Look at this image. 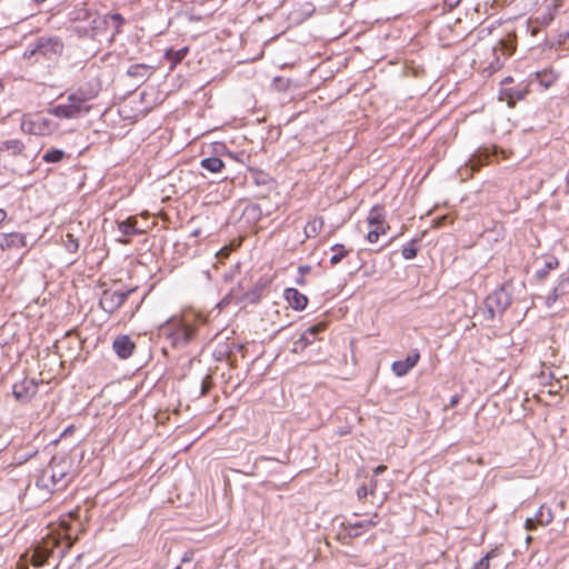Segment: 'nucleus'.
<instances>
[{
	"mask_svg": "<svg viewBox=\"0 0 569 569\" xmlns=\"http://www.w3.org/2000/svg\"><path fill=\"white\" fill-rule=\"evenodd\" d=\"M323 227L321 218L309 221L305 227V233L307 238H315L319 234Z\"/></svg>",
	"mask_w": 569,
	"mask_h": 569,
	"instance_id": "nucleus-26",
	"label": "nucleus"
},
{
	"mask_svg": "<svg viewBox=\"0 0 569 569\" xmlns=\"http://www.w3.org/2000/svg\"><path fill=\"white\" fill-rule=\"evenodd\" d=\"M368 493H370V492L366 485H362L361 487H359L357 489V496L359 499L366 498L368 496Z\"/></svg>",
	"mask_w": 569,
	"mask_h": 569,
	"instance_id": "nucleus-37",
	"label": "nucleus"
},
{
	"mask_svg": "<svg viewBox=\"0 0 569 569\" xmlns=\"http://www.w3.org/2000/svg\"><path fill=\"white\" fill-rule=\"evenodd\" d=\"M386 469H387V468H386V466H382V465H381V466H378V467L373 470V473H375V476H378V475L382 473Z\"/></svg>",
	"mask_w": 569,
	"mask_h": 569,
	"instance_id": "nucleus-40",
	"label": "nucleus"
},
{
	"mask_svg": "<svg viewBox=\"0 0 569 569\" xmlns=\"http://www.w3.org/2000/svg\"><path fill=\"white\" fill-rule=\"evenodd\" d=\"M326 328L325 323H318L315 326L309 327L296 341H293L292 345V351L293 352H301L305 350V348L309 345H311L316 336L323 331Z\"/></svg>",
	"mask_w": 569,
	"mask_h": 569,
	"instance_id": "nucleus-11",
	"label": "nucleus"
},
{
	"mask_svg": "<svg viewBox=\"0 0 569 569\" xmlns=\"http://www.w3.org/2000/svg\"><path fill=\"white\" fill-rule=\"evenodd\" d=\"M331 250L335 252L330 258L332 266L338 264L349 253V250H347L343 244H335Z\"/></svg>",
	"mask_w": 569,
	"mask_h": 569,
	"instance_id": "nucleus-28",
	"label": "nucleus"
},
{
	"mask_svg": "<svg viewBox=\"0 0 569 569\" xmlns=\"http://www.w3.org/2000/svg\"><path fill=\"white\" fill-rule=\"evenodd\" d=\"M512 51H513V49L510 48L509 51H508V54H512Z\"/></svg>",
	"mask_w": 569,
	"mask_h": 569,
	"instance_id": "nucleus-46",
	"label": "nucleus"
},
{
	"mask_svg": "<svg viewBox=\"0 0 569 569\" xmlns=\"http://www.w3.org/2000/svg\"><path fill=\"white\" fill-rule=\"evenodd\" d=\"M193 556H194V551H192V550H189V551L184 552V555L181 558V562L186 563V562L192 561L193 560Z\"/></svg>",
	"mask_w": 569,
	"mask_h": 569,
	"instance_id": "nucleus-38",
	"label": "nucleus"
},
{
	"mask_svg": "<svg viewBox=\"0 0 569 569\" xmlns=\"http://www.w3.org/2000/svg\"><path fill=\"white\" fill-rule=\"evenodd\" d=\"M527 542H530L531 541V537L528 536L527 539H526Z\"/></svg>",
	"mask_w": 569,
	"mask_h": 569,
	"instance_id": "nucleus-45",
	"label": "nucleus"
},
{
	"mask_svg": "<svg viewBox=\"0 0 569 569\" xmlns=\"http://www.w3.org/2000/svg\"><path fill=\"white\" fill-rule=\"evenodd\" d=\"M535 519L537 520L538 525H541V526L549 525L553 519L551 509L546 508L545 506H541L538 509V511L536 512Z\"/></svg>",
	"mask_w": 569,
	"mask_h": 569,
	"instance_id": "nucleus-27",
	"label": "nucleus"
},
{
	"mask_svg": "<svg viewBox=\"0 0 569 569\" xmlns=\"http://www.w3.org/2000/svg\"><path fill=\"white\" fill-rule=\"evenodd\" d=\"M7 218V212L3 209H0V223L3 222Z\"/></svg>",
	"mask_w": 569,
	"mask_h": 569,
	"instance_id": "nucleus-42",
	"label": "nucleus"
},
{
	"mask_svg": "<svg viewBox=\"0 0 569 569\" xmlns=\"http://www.w3.org/2000/svg\"><path fill=\"white\" fill-rule=\"evenodd\" d=\"M24 148V143L19 139H8L0 142V152H7L10 156L21 154Z\"/></svg>",
	"mask_w": 569,
	"mask_h": 569,
	"instance_id": "nucleus-17",
	"label": "nucleus"
},
{
	"mask_svg": "<svg viewBox=\"0 0 569 569\" xmlns=\"http://www.w3.org/2000/svg\"><path fill=\"white\" fill-rule=\"evenodd\" d=\"M92 18L89 26L93 31L112 28V36L120 31V28L124 23V19L119 13L103 14L90 13L88 11H80L76 17L77 20Z\"/></svg>",
	"mask_w": 569,
	"mask_h": 569,
	"instance_id": "nucleus-6",
	"label": "nucleus"
},
{
	"mask_svg": "<svg viewBox=\"0 0 569 569\" xmlns=\"http://www.w3.org/2000/svg\"><path fill=\"white\" fill-rule=\"evenodd\" d=\"M492 156L491 151L487 148L478 149L467 162L472 172L478 171L485 163L488 162Z\"/></svg>",
	"mask_w": 569,
	"mask_h": 569,
	"instance_id": "nucleus-16",
	"label": "nucleus"
},
{
	"mask_svg": "<svg viewBox=\"0 0 569 569\" xmlns=\"http://www.w3.org/2000/svg\"><path fill=\"white\" fill-rule=\"evenodd\" d=\"M380 519H379V516L377 513H375L372 517H370L369 519H366V520H362V521H358V522H355L352 525H350L352 528L357 529V528H360V529H369L371 527H375L379 523Z\"/></svg>",
	"mask_w": 569,
	"mask_h": 569,
	"instance_id": "nucleus-31",
	"label": "nucleus"
},
{
	"mask_svg": "<svg viewBox=\"0 0 569 569\" xmlns=\"http://www.w3.org/2000/svg\"><path fill=\"white\" fill-rule=\"evenodd\" d=\"M310 270H311V268L309 266H300L298 268L299 273L302 274V276L308 273Z\"/></svg>",
	"mask_w": 569,
	"mask_h": 569,
	"instance_id": "nucleus-39",
	"label": "nucleus"
},
{
	"mask_svg": "<svg viewBox=\"0 0 569 569\" xmlns=\"http://www.w3.org/2000/svg\"><path fill=\"white\" fill-rule=\"evenodd\" d=\"M538 77L540 78V82L546 87L548 88L555 80V77L550 73V74H543V76H540L538 74Z\"/></svg>",
	"mask_w": 569,
	"mask_h": 569,
	"instance_id": "nucleus-35",
	"label": "nucleus"
},
{
	"mask_svg": "<svg viewBox=\"0 0 569 569\" xmlns=\"http://www.w3.org/2000/svg\"><path fill=\"white\" fill-rule=\"evenodd\" d=\"M150 67L147 64L138 63L130 66L127 70V74L138 80H146L149 77Z\"/></svg>",
	"mask_w": 569,
	"mask_h": 569,
	"instance_id": "nucleus-20",
	"label": "nucleus"
},
{
	"mask_svg": "<svg viewBox=\"0 0 569 569\" xmlns=\"http://www.w3.org/2000/svg\"><path fill=\"white\" fill-rule=\"evenodd\" d=\"M560 0H551L546 4L545 11L537 17V21L541 26H548L553 20V12L560 6Z\"/></svg>",
	"mask_w": 569,
	"mask_h": 569,
	"instance_id": "nucleus-19",
	"label": "nucleus"
},
{
	"mask_svg": "<svg viewBox=\"0 0 569 569\" xmlns=\"http://www.w3.org/2000/svg\"><path fill=\"white\" fill-rule=\"evenodd\" d=\"M417 252H418V249L416 247L415 240H412L411 242L403 246L402 251H401L402 257L407 260L416 258Z\"/></svg>",
	"mask_w": 569,
	"mask_h": 569,
	"instance_id": "nucleus-32",
	"label": "nucleus"
},
{
	"mask_svg": "<svg viewBox=\"0 0 569 569\" xmlns=\"http://www.w3.org/2000/svg\"><path fill=\"white\" fill-rule=\"evenodd\" d=\"M64 247L69 252H76L79 248L78 239L72 233H67L63 240Z\"/></svg>",
	"mask_w": 569,
	"mask_h": 569,
	"instance_id": "nucleus-33",
	"label": "nucleus"
},
{
	"mask_svg": "<svg viewBox=\"0 0 569 569\" xmlns=\"http://www.w3.org/2000/svg\"><path fill=\"white\" fill-rule=\"evenodd\" d=\"M197 327L182 320H173L161 328L163 336L168 338L173 348H183L193 340Z\"/></svg>",
	"mask_w": 569,
	"mask_h": 569,
	"instance_id": "nucleus-3",
	"label": "nucleus"
},
{
	"mask_svg": "<svg viewBox=\"0 0 569 569\" xmlns=\"http://www.w3.org/2000/svg\"><path fill=\"white\" fill-rule=\"evenodd\" d=\"M174 569H180V566H177Z\"/></svg>",
	"mask_w": 569,
	"mask_h": 569,
	"instance_id": "nucleus-47",
	"label": "nucleus"
},
{
	"mask_svg": "<svg viewBox=\"0 0 569 569\" xmlns=\"http://www.w3.org/2000/svg\"><path fill=\"white\" fill-rule=\"evenodd\" d=\"M90 106L87 104V98L78 94H70L66 103L56 106L51 113L58 118H79L81 114L90 111Z\"/></svg>",
	"mask_w": 569,
	"mask_h": 569,
	"instance_id": "nucleus-5",
	"label": "nucleus"
},
{
	"mask_svg": "<svg viewBox=\"0 0 569 569\" xmlns=\"http://www.w3.org/2000/svg\"><path fill=\"white\" fill-rule=\"evenodd\" d=\"M27 247L26 236L19 232L1 233L0 248L7 249H21Z\"/></svg>",
	"mask_w": 569,
	"mask_h": 569,
	"instance_id": "nucleus-14",
	"label": "nucleus"
},
{
	"mask_svg": "<svg viewBox=\"0 0 569 569\" xmlns=\"http://www.w3.org/2000/svg\"><path fill=\"white\" fill-rule=\"evenodd\" d=\"M118 228L119 230L124 234V236H131V234H137V233H140L141 231L137 228V219L136 218H128L127 220L124 221H121L118 223Z\"/></svg>",
	"mask_w": 569,
	"mask_h": 569,
	"instance_id": "nucleus-23",
	"label": "nucleus"
},
{
	"mask_svg": "<svg viewBox=\"0 0 569 569\" xmlns=\"http://www.w3.org/2000/svg\"><path fill=\"white\" fill-rule=\"evenodd\" d=\"M189 49L183 47L179 50L169 49L166 52V58L171 62V68H174L179 62H181L187 56Z\"/></svg>",
	"mask_w": 569,
	"mask_h": 569,
	"instance_id": "nucleus-22",
	"label": "nucleus"
},
{
	"mask_svg": "<svg viewBox=\"0 0 569 569\" xmlns=\"http://www.w3.org/2000/svg\"><path fill=\"white\" fill-rule=\"evenodd\" d=\"M376 486H377V485H376V481H371V488H370V490H369V492H370L371 495H373V492H375V490H376Z\"/></svg>",
	"mask_w": 569,
	"mask_h": 569,
	"instance_id": "nucleus-43",
	"label": "nucleus"
},
{
	"mask_svg": "<svg viewBox=\"0 0 569 569\" xmlns=\"http://www.w3.org/2000/svg\"><path fill=\"white\" fill-rule=\"evenodd\" d=\"M38 391V383L34 379H23L12 386V395L19 402H28Z\"/></svg>",
	"mask_w": 569,
	"mask_h": 569,
	"instance_id": "nucleus-10",
	"label": "nucleus"
},
{
	"mask_svg": "<svg viewBox=\"0 0 569 569\" xmlns=\"http://www.w3.org/2000/svg\"><path fill=\"white\" fill-rule=\"evenodd\" d=\"M497 549H492L486 553L479 561H477L471 569H489L490 560L497 557Z\"/></svg>",
	"mask_w": 569,
	"mask_h": 569,
	"instance_id": "nucleus-30",
	"label": "nucleus"
},
{
	"mask_svg": "<svg viewBox=\"0 0 569 569\" xmlns=\"http://www.w3.org/2000/svg\"><path fill=\"white\" fill-rule=\"evenodd\" d=\"M72 480L71 462L64 457H52L47 468H44L36 485L47 492H53L64 489Z\"/></svg>",
	"mask_w": 569,
	"mask_h": 569,
	"instance_id": "nucleus-1",
	"label": "nucleus"
},
{
	"mask_svg": "<svg viewBox=\"0 0 569 569\" xmlns=\"http://www.w3.org/2000/svg\"><path fill=\"white\" fill-rule=\"evenodd\" d=\"M201 168L206 169L209 172L217 173L220 172L224 167L221 159L216 157L204 158L200 161Z\"/></svg>",
	"mask_w": 569,
	"mask_h": 569,
	"instance_id": "nucleus-21",
	"label": "nucleus"
},
{
	"mask_svg": "<svg viewBox=\"0 0 569 569\" xmlns=\"http://www.w3.org/2000/svg\"><path fill=\"white\" fill-rule=\"evenodd\" d=\"M538 525L537 520L535 518H527L525 522V528L528 531H532L536 529V526Z\"/></svg>",
	"mask_w": 569,
	"mask_h": 569,
	"instance_id": "nucleus-36",
	"label": "nucleus"
},
{
	"mask_svg": "<svg viewBox=\"0 0 569 569\" xmlns=\"http://www.w3.org/2000/svg\"><path fill=\"white\" fill-rule=\"evenodd\" d=\"M418 350L411 351L405 360H398L392 363V371L397 377L406 376L419 361Z\"/></svg>",
	"mask_w": 569,
	"mask_h": 569,
	"instance_id": "nucleus-13",
	"label": "nucleus"
},
{
	"mask_svg": "<svg viewBox=\"0 0 569 569\" xmlns=\"http://www.w3.org/2000/svg\"><path fill=\"white\" fill-rule=\"evenodd\" d=\"M458 402V398L457 397H453L450 401V405L451 406H455L456 403Z\"/></svg>",
	"mask_w": 569,
	"mask_h": 569,
	"instance_id": "nucleus-44",
	"label": "nucleus"
},
{
	"mask_svg": "<svg viewBox=\"0 0 569 569\" xmlns=\"http://www.w3.org/2000/svg\"><path fill=\"white\" fill-rule=\"evenodd\" d=\"M64 151L61 149L48 150L43 156L42 160L47 163L60 162L64 158Z\"/></svg>",
	"mask_w": 569,
	"mask_h": 569,
	"instance_id": "nucleus-29",
	"label": "nucleus"
},
{
	"mask_svg": "<svg viewBox=\"0 0 569 569\" xmlns=\"http://www.w3.org/2000/svg\"><path fill=\"white\" fill-rule=\"evenodd\" d=\"M569 284V279L565 278L562 279L549 293L547 297V305L550 306L551 303L556 302L559 297H561L565 293V287Z\"/></svg>",
	"mask_w": 569,
	"mask_h": 569,
	"instance_id": "nucleus-25",
	"label": "nucleus"
},
{
	"mask_svg": "<svg viewBox=\"0 0 569 569\" xmlns=\"http://www.w3.org/2000/svg\"><path fill=\"white\" fill-rule=\"evenodd\" d=\"M130 293H131V290H127V291L104 290L101 295L99 305L106 312L112 313L119 307H121L123 305V302L127 300V298L129 297Z\"/></svg>",
	"mask_w": 569,
	"mask_h": 569,
	"instance_id": "nucleus-9",
	"label": "nucleus"
},
{
	"mask_svg": "<svg viewBox=\"0 0 569 569\" xmlns=\"http://www.w3.org/2000/svg\"><path fill=\"white\" fill-rule=\"evenodd\" d=\"M296 282L299 284V286H303L306 283V280H305V276L300 274L299 278H297Z\"/></svg>",
	"mask_w": 569,
	"mask_h": 569,
	"instance_id": "nucleus-41",
	"label": "nucleus"
},
{
	"mask_svg": "<svg viewBox=\"0 0 569 569\" xmlns=\"http://www.w3.org/2000/svg\"><path fill=\"white\" fill-rule=\"evenodd\" d=\"M77 538L71 539L67 535L62 540L56 537H48L38 543L32 552L31 562L36 567L43 566L50 557L54 555L56 549L59 550V557H63L64 553L73 546Z\"/></svg>",
	"mask_w": 569,
	"mask_h": 569,
	"instance_id": "nucleus-2",
	"label": "nucleus"
},
{
	"mask_svg": "<svg viewBox=\"0 0 569 569\" xmlns=\"http://www.w3.org/2000/svg\"><path fill=\"white\" fill-rule=\"evenodd\" d=\"M510 303L511 295L509 293L505 286H501L491 295H489L485 300L486 319L492 320L495 319V317L501 316Z\"/></svg>",
	"mask_w": 569,
	"mask_h": 569,
	"instance_id": "nucleus-7",
	"label": "nucleus"
},
{
	"mask_svg": "<svg viewBox=\"0 0 569 569\" xmlns=\"http://www.w3.org/2000/svg\"><path fill=\"white\" fill-rule=\"evenodd\" d=\"M386 232V229L383 228V226H373L371 227V230L368 232L367 234V240L371 243H375L378 241L380 234L385 233Z\"/></svg>",
	"mask_w": 569,
	"mask_h": 569,
	"instance_id": "nucleus-34",
	"label": "nucleus"
},
{
	"mask_svg": "<svg viewBox=\"0 0 569 569\" xmlns=\"http://www.w3.org/2000/svg\"><path fill=\"white\" fill-rule=\"evenodd\" d=\"M368 223L370 224V227H373V226H382L383 224V221H385V214H383V209L382 207H373L369 214H368Z\"/></svg>",
	"mask_w": 569,
	"mask_h": 569,
	"instance_id": "nucleus-24",
	"label": "nucleus"
},
{
	"mask_svg": "<svg viewBox=\"0 0 569 569\" xmlns=\"http://www.w3.org/2000/svg\"><path fill=\"white\" fill-rule=\"evenodd\" d=\"M20 128L28 134L48 136L56 130V124L50 118L41 114H24Z\"/></svg>",
	"mask_w": 569,
	"mask_h": 569,
	"instance_id": "nucleus-8",
	"label": "nucleus"
},
{
	"mask_svg": "<svg viewBox=\"0 0 569 569\" xmlns=\"http://www.w3.org/2000/svg\"><path fill=\"white\" fill-rule=\"evenodd\" d=\"M63 44L58 37H39L24 52V57L41 56L52 59L61 54Z\"/></svg>",
	"mask_w": 569,
	"mask_h": 569,
	"instance_id": "nucleus-4",
	"label": "nucleus"
},
{
	"mask_svg": "<svg viewBox=\"0 0 569 569\" xmlns=\"http://www.w3.org/2000/svg\"><path fill=\"white\" fill-rule=\"evenodd\" d=\"M112 349L120 359H128L136 349V345L129 336L121 335L113 340Z\"/></svg>",
	"mask_w": 569,
	"mask_h": 569,
	"instance_id": "nucleus-12",
	"label": "nucleus"
},
{
	"mask_svg": "<svg viewBox=\"0 0 569 569\" xmlns=\"http://www.w3.org/2000/svg\"><path fill=\"white\" fill-rule=\"evenodd\" d=\"M558 266H559V261L556 257H546V258H543L542 266L539 269H537L535 277L538 280L542 281L548 277L549 272L551 270L558 268Z\"/></svg>",
	"mask_w": 569,
	"mask_h": 569,
	"instance_id": "nucleus-18",
	"label": "nucleus"
},
{
	"mask_svg": "<svg viewBox=\"0 0 569 569\" xmlns=\"http://www.w3.org/2000/svg\"><path fill=\"white\" fill-rule=\"evenodd\" d=\"M284 298L290 305V307H292L296 310H303L308 303V298L295 288L286 289Z\"/></svg>",
	"mask_w": 569,
	"mask_h": 569,
	"instance_id": "nucleus-15",
	"label": "nucleus"
}]
</instances>
